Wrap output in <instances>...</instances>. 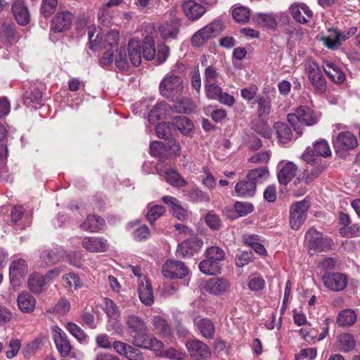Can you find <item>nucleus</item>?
Here are the masks:
<instances>
[{
	"instance_id": "b1692460",
	"label": "nucleus",
	"mask_w": 360,
	"mask_h": 360,
	"mask_svg": "<svg viewBox=\"0 0 360 360\" xmlns=\"http://www.w3.org/2000/svg\"><path fill=\"white\" fill-rule=\"evenodd\" d=\"M105 311L109 322L115 329H120V312L116 304L109 298H105Z\"/></svg>"
},
{
	"instance_id": "603ef678",
	"label": "nucleus",
	"mask_w": 360,
	"mask_h": 360,
	"mask_svg": "<svg viewBox=\"0 0 360 360\" xmlns=\"http://www.w3.org/2000/svg\"><path fill=\"white\" fill-rule=\"evenodd\" d=\"M317 165H318L313 167L310 169L307 168L305 170L303 178L304 179L306 183H310L314 181L324 170L325 165H319V162Z\"/></svg>"
},
{
	"instance_id": "72a5a7b5",
	"label": "nucleus",
	"mask_w": 360,
	"mask_h": 360,
	"mask_svg": "<svg viewBox=\"0 0 360 360\" xmlns=\"http://www.w3.org/2000/svg\"><path fill=\"white\" fill-rule=\"evenodd\" d=\"M103 219L96 215H89L86 219L80 225V227L89 232L99 231L104 226Z\"/></svg>"
},
{
	"instance_id": "0e129e2a",
	"label": "nucleus",
	"mask_w": 360,
	"mask_h": 360,
	"mask_svg": "<svg viewBox=\"0 0 360 360\" xmlns=\"http://www.w3.org/2000/svg\"><path fill=\"white\" fill-rule=\"evenodd\" d=\"M164 346L158 351H154L158 356L180 360L183 359V354L174 348L163 350Z\"/></svg>"
},
{
	"instance_id": "052dcab7",
	"label": "nucleus",
	"mask_w": 360,
	"mask_h": 360,
	"mask_svg": "<svg viewBox=\"0 0 360 360\" xmlns=\"http://www.w3.org/2000/svg\"><path fill=\"white\" fill-rule=\"evenodd\" d=\"M205 257L219 263L220 261L224 259L225 253L219 247L212 246L207 250Z\"/></svg>"
},
{
	"instance_id": "2f4dec72",
	"label": "nucleus",
	"mask_w": 360,
	"mask_h": 360,
	"mask_svg": "<svg viewBox=\"0 0 360 360\" xmlns=\"http://www.w3.org/2000/svg\"><path fill=\"white\" fill-rule=\"evenodd\" d=\"M65 257V252L61 248H57L55 250H44L40 258L46 265L54 264L60 261Z\"/></svg>"
},
{
	"instance_id": "09e8293b",
	"label": "nucleus",
	"mask_w": 360,
	"mask_h": 360,
	"mask_svg": "<svg viewBox=\"0 0 360 360\" xmlns=\"http://www.w3.org/2000/svg\"><path fill=\"white\" fill-rule=\"evenodd\" d=\"M188 196L193 202H209L210 198L207 193L197 187H193L188 191Z\"/></svg>"
},
{
	"instance_id": "6e6552de",
	"label": "nucleus",
	"mask_w": 360,
	"mask_h": 360,
	"mask_svg": "<svg viewBox=\"0 0 360 360\" xmlns=\"http://www.w3.org/2000/svg\"><path fill=\"white\" fill-rule=\"evenodd\" d=\"M310 206L309 202L304 199L295 202L290 207V225L294 230H297L307 218V212Z\"/></svg>"
},
{
	"instance_id": "de8ad7c7",
	"label": "nucleus",
	"mask_w": 360,
	"mask_h": 360,
	"mask_svg": "<svg viewBox=\"0 0 360 360\" xmlns=\"http://www.w3.org/2000/svg\"><path fill=\"white\" fill-rule=\"evenodd\" d=\"M63 280L65 283V287L71 290H76L83 285V283L79 276L74 273L63 275Z\"/></svg>"
},
{
	"instance_id": "58836bf2",
	"label": "nucleus",
	"mask_w": 360,
	"mask_h": 360,
	"mask_svg": "<svg viewBox=\"0 0 360 360\" xmlns=\"http://www.w3.org/2000/svg\"><path fill=\"white\" fill-rule=\"evenodd\" d=\"M338 347L340 352H348L352 351L356 345L352 335L349 333L341 334L338 338Z\"/></svg>"
},
{
	"instance_id": "6e6d98bb",
	"label": "nucleus",
	"mask_w": 360,
	"mask_h": 360,
	"mask_svg": "<svg viewBox=\"0 0 360 360\" xmlns=\"http://www.w3.org/2000/svg\"><path fill=\"white\" fill-rule=\"evenodd\" d=\"M233 19L238 22H246L250 18L249 10L243 6H239L233 10Z\"/></svg>"
},
{
	"instance_id": "a211bd4d",
	"label": "nucleus",
	"mask_w": 360,
	"mask_h": 360,
	"mask_svg": "<svg viewBox=\"0 0 360 360\" xmlns=\"http://www.w3.org/2000/svg\"><path fill=\"white\" fill-rule=\"evenodd\" d=\"M204 288L207 292L211 294L220 295L229 292L231 283L223 277H213L205 282Z\"/></svg>"
},
{
	"instance_id": "a19ab883",
	"label": "nucleus",
	"mask_w": 360,
	"mask_h": 360,
	"mask_svg": "<svg viewBox=\"0 0 360 360\" xmlns=\"http://www.w3.org/2000/svg\"><path fill=\"white\" fill-rule=\"evenodd\" d=\"M269 176V172L266 167H261L259 168L251 169L247 174V179L255 181L257 184L263 183Z\"/></svg>"
},
{
	"instance_id": "412c9836",
	"label": "nucleus",
	"mask_w": 360,
	"mask_h": 360,
	"mask_svg": "<svg viewBox=\"0 0 360 360\" xmlns=\"http://www.w3.org/2000/svg\"><path fill=\"white\" fill-rule=\"evenodd\" d=\"M82 245L91 252H105L108 248L107 240L100 237H85L82 241Z\"/></svg>"
},
{
	"instance_id": "680f3d73",
	"label": "nucleus",
	"mask_w": 360,
	"mask_h": 360,
	"mask_svg": "<svg viewBox=\"0 0 360 360\" xmlns=\"http://www.w3.org/2000/svg\"><path fill=\"white\" fill-rule=\"evenodd\" d=\"M2 33L9 41H16L17 36L15 25L11 22H5L2 25Z\"/></svg>"
},
{
	"instance_id": "cd10ccee",
	"label": "nucleus",
	"mask_w": 360,
	"mask_h": 360,
	"mask_svg": "<svg viewBox=\"0 0 360 360\" xmlns=\"http://www.w3.org/2000/svg\"><path fill=\"white\" fill-rule=\"evenodd\" d=\"M180 23L177 20L167 21L159 27L160 36L165 39H175L179 33Z\"/></svg>"
},
{
	"instance_id": "393cba45",
	"label": "nucleus",
	"mask_w": 360,
	"mask_h": 360,
	"mask_svg": "<svg viewBox=\"0 0 360 360\" xmlns=\"http://www.w3.org/2000/svg\"><path fill=\"white\" fill-rule=\"evenodd\" d=\"M184 13L189 20H195L205 12V8L200 4L193 1H187L182 5Z\"/></svg>"
},
{
	"instance_id": "e433bc0d",
	"label": "nucleus",
	"mask_w": 360,
	"mask_h": 360,
	"mask_svg": "<svg viewBox=\"0 0 360 360\" xmlns=\"http://www.w3.org/2000/svg\"><path fill=\"white\" fill-rule=\"evenodd\" d=\"M47 283L45 276L39 274L30 275L27 281L29 288L35 293L41 292Z\"/></svg>"
},
{
	"instance_id": "aec40b11",
	"label": "nucleus",
	"mask_w": 360,
	"mask_h": 360,
	"mask_svg": "<svg viewBox=\"0 0 360 360\" xmlns=\"http://www.w3.org/2000/svg\"><path fill=\"white\" fill-rule=\"evenodd\" d=\"M202 246V241L198 238H191L184 240L178 245L176 252L182 257H191L199 251Z\"/></svg>"
},
{
	"instance_id": "4d7b16f0",
	"label": "nucleus",
	"mask_w": 360,
	"mask_h": 360,
	"mask_svg": "<svg viewBox=\"0 0 360 360\" xmlns=\"http://www.w3.org/2000/svg\"><path fill=\"white\" fill-rule=\"evenodd\" d=\"M260 119V120L253 124L252 129L263 137L269 139L271 136V129L263 121V118Z\"/></svg>"
},
{
	"instance_id": "13d9d810",
	"label": "nucleus",
	"mask_w": 360,
	"mask_h": 360,
	"mask_svg": "<svg viewBox=\"0 0 360 360\" xmlns=\"http://www.w3.org/2000/svg\"><path fill=\"white\" fill-rule=\"evenodd\" d=\"M194 108V103L190 99H182L176 102L174 105V108L176 112L186 114L193 112Z\"/></svg>"
},
{
	"instance_id": "c756f323",
	"label": "nucleus",
	"mask_w": 360,
	"mask_h": 360,
	"mask_svg": "<svg viewBox=\"0 0 360 360\" xmlns=\"http://www.w3.org/2000/svg\"><path fill=\"white\" fill-rule=\"evenodd\" d=\"M141 42L135 38L128 43L129 58L134 66H139L141 63Z\"/></svg>"
},
{
	"instance_id": "f704fd0d",
	"label": "nucleus",
	"mask_w": 360,
	"mask_h": 360,
	"mask_svg": "<svg viewBox=\"0 0 360 360\" xmlns=\"http://www.w3.org/2000/svg\"><path fill=\"white\" fill-rule=\"evenodd\" d=\"M297 167L292 162L285 164L278 174V181L283 185H287L295 176Z\"/></svg>"
},
{
	"instance_id": "dca6fc26",
	"label": "nucleus",
	"mask_w": 360,
	"mask_h": 360,
	"mask_svg": "<svg viewBox=\"0 0 360 360\" xmlns=\"http://www.w3.org/2000/svg\"><path fill=\"white\" fill-rule=\"evenodd\" d=\"M186 347L193 360H202L211 356L210 347L198 340H191L186 342Z\"/></svg>"
},
{
	"instance_id": "7ed1b4c3",
	"label": "nucleus",
	"mask_w": 360,
	"mask_h": 360,
	"mask_svg": "<svg viewBox=\"0 0 360 360\" xmlns=\"http://www.w3.org/2000/svg\"><path fill=\"white\" fill-rule=\"evenodd\" d=\"M319 120L318 114L315 113L307 106L298 107L295 112L288 115V121L292 126L294 130L299 136L302 134L300 125L312 126L316 124Z\"/></svg>"
},
{
	"instance_id": "864d4df0",
	"label": "nucleus",
	"mask_w": 360,
	"mask_h": 360,
	"mask_svg": "<svg viewBox=\"0 0 360 360\" xmlns=\"http://www.w3.org/2000/svg\"><path fill=\"white\" fill-rule=\"evenodd\" d=\"M58 0H42L40 12L45 18L51 16L56 11Z\"/></svg>"
},
{
	"instance_id": "1a4fd4ad",
	"label": "nucleus",
	"mask_w": 360,
	"mask_h": 360,
	"mask_svg": "<svg viewBox=\"0 0 360 360\" xmlns=\"http://www.w3.org/2000/svg\"><path fill=\"white\" fill-rule=\"evenodd\" d=\"M309 248L314 251L323 252L332 248L333 241L328 237L323 236L314 227L309 229L305 234Z\"/></svg>"
},
{
	"instance_id": "c9c22d12",
	"label": "nucleus",
	"mask_w": 360,
	"mask_h": 360,
	"mask_svg": "<svg viewBox=\"0 0 360 360\" xmlns=\"http://www.w3.org/2000/svg\"><path fill=\"white\" fill-rule=\"evenodd\" d=\"M274 129L278 141L281 144H285L291 141L292 133L288 124L285 122H276L274 124Z\"/></svg>"
},
{
	"instance_id": "f03ea898",
	"label": "nucleus",
	"mask_w": 360,
	"mask_h": 360,
	"mask_svg": "<svg viewBox=\"0 0 360 360\" xmlns=\"http://www.w3.org/2000/svg\"><path fill=\"white\" fill-rule=\"evenodd\" d=\"M88 37L89 39L90 48L94 51H97L101 48L109 49H115L118 51V41L120 33L115 30L109 31L105 35L104 40L101 36V29L95 26H91L88 28Z\"/></svg>"
},
{
	"instance_id": "6ab92c4d",
	"label": "nucleus",
	"mask_w": 360,
	"mask_h": 360,
	"mask_svg": "<svg viewBox=\"0 0 360 360\" xmlns=\"http://www.w3.org/2000/svg\"><path fill=\"white\" fill-rule=\"evenodd\" d=\"M73 15L69 11L58 12L51 22V30L54 32H63L68 30L72 22Z\"/></svg>"
},
{
	"instance_id": "49530a36",
	"label": "nucleus",
	"mask_w": 360,
	"mask_h": 360,
	"mask_svg": "<svg viewBox=\"0 0 360 360\" xmlns=\"http://www.w3.org/2000/svg\"><path fill=\"white\" fill-rule=\"evenodd\" d=\"M356 319L354 311L352 309H345L340 311L337 319V323L340 326H350Z\"/></svg>"
},
{
	"instance_id": "39448f33",
	"label": "nucleus",
	"mask_w": 360,
	"mask_h": 360,
	"mask_svg": "<svg viewBox=\"0 0 360 360\" xmlns=\"http://www.w3.org/2000/svg\"><path fill=\"white\" fill-rule=\"evenodd\" d=\"M331 155L330 148L327 141L321 139L315 142L312 147H307L302 154L303 160L308 164L316 165L321 160L319 157L327 158Z\"/></svg>"
},
{
	"instance_id": "20e7f679",
	"label": "nucleus",
	"mask_w": 360,
	"mask_h": 360,
	"mask_svg": "<svg viewBox=\"0 0 360 360\" xmlns=\"http://www.w3.org/2000/svg\"><path fill=\"white\" fill-rule=\"evenodd\" d=\"M184 88L183 78L173 73L167 74L159 86L160 94L172 101L177 99L181 96Z\"/></svg>"
},
{
	"instance_id": "423d86ee",
	"label": "nucleus",
	"mask_w": 360,
	"mask_h": 360,
	"mask_svg": "<svg viewBox=\"0 0 360 360\" xmlns=\"http://www.w3.org/2000/svg\"><path fill=\"white\" fill-rule=\"evenodd\" d=\"M221 20H216L195 32L191 38V43L194 46H201L210 38L219 34L223 30Z\"/></svg>"
},
{
	"instance_id": "c03bdc74",
	"label": "nucleus",
	"mask_w": 360,
	"mask_h": 360,
	"mask_svg": "<svg viewBox=\"0 0 360 360\" xmlns=\"http://www.w3.org/2000/svg\"><path fill=\"white\" fill-rule=\"evenodd\" d=\"M197 327L201 335L207 338L212 339L215 330L212 322L208 319H202L197 323Z\"/></svg>"
},
{
	"instance_id": "5701e85b",
	"label": "nucleus",
	"mask_w": 360,
	"mask_h": 360,
	"mask_svg": "<svg viewBox=\"0 0 360 360\" xmlns=\"http://www.w3.org/2000/svg\"><path fill=\"white\" fill-rule=\"evenodd\" d=\"M290 10L292 18L300 23H306L312 17V11L304 4H293Z\"/></svg>"
},
{
	"instance_id": "69168bd1",
	"label": "nucleus",
	"mask_w": 360,
	"mask_h": 360,
	"mask_svg": "<svg viewBox=\"0 0 360 360\" xmlns=\"http://www.w3.org/2000/svg\"><path fill=\"white\" fill-rule=\"evenodd\" d=\"M115 56V63L117 68L120 70H126L128 68L127 56L124 49H118Z\"/></svg>"
},
{
	"instance_id": "c85d7f7f",
	"label": "nucleus",
	"mask_w": 360,
	"mask_h": 360,
	"mask_svg": "<svg viewBox=\"0 0 360 360\" xmlns=\"http://www.w3.org/2000/svg\"><path fill=\"white\" fill-rule=\"evenodd\" d=\"M17 304L19 309L23 313H30L33 311L36 305V300L28 292L20 293L17 298Z\"/></svg>"
},
{
	"instance_id": "9d476101",
	"label": "nucleus",
	"mask_w": 360,
	"mask_h": 360,
	"mask_svg": "<svg viewBox=\"0 0 360 360\" xmlns=\"http://www.w3.org/2000/svg\"><path fill=\"white\" fill-rule=\"evenodd\" d=\"M356 31V28L352 27L346 32H340L336 28H329L327 34L321 37L326 47L330 49H336L342 41L353 35Z\"/></svg>"
},
{
	"instance_id": "4468645a",
	"label": "nucleus",
	"mask_w": 360,
	"mask_h": 360,
	"mask_svg": "<svg viewBox=\"0 0 360 360\" xmlns=\"http://www.w3.org/2000/svg\"><path fill=\"white\" fill-rule=\"evenodd\" d=\"M333 143L338 153L353 150L358 146L356 136L349 131L339 133L334 140Z\"/></svg>"
},
{
	"instance_id": "37998d69",
	"label": "nucleus",
	"mask_w": 360,
	"mask_h": 360,
	"mask_svg": "<svg viewBox=\"0 0 360 360\" xmlns=\"http://www.w3.org/2000/svg\"><path fill=\"white\" fill-rule=\"evenodd\" d=\"M258 104V116L259 118L266 117L271 112V104L269 96H259L257 100Z\"/></svg>"
},
{
	"instance_id": "774afa93",
	"label": "nucleus",
	"mask_w": 360,
	"mask_h": 360,
	"mask_svg": "<svg viewBox=\"0 0 360 360\" xmlns=\"http://www.w3.org/2000/svg\"><path fill=\"white\" fill-rule=\"evenodd\" d=\"M65 328L79 342H83L85 340L86 335L84 332L75 323L71 322L68 323Z\"/></svg>"
},
{
	"instance_id": "79ce46f5",
	"label": "nucleus",
	"mask_w": 360,
	"mask_h": 360,
	"mask_svg": "<svg viewBox=\"0 0 360 360\" xmlns=\"http://www.w3.org/2000/svg\"><path fill=\"white\" fill-rule=\"evenodd\" d=\"M199 269L205 274L214 275L220 272V266L218 262L205 257V259L200 262Z\"/></svg>"
},
{
	"instance_id": "bf43d9fd",
	"label": "nucleus",
	"mask_w": 360,
	"mask_h": 360,
	"mask_svg": "<svg viewBox=\"0 0 360 360\" xmlns=\"http://www.w3.org/2000/svg\"><path fill=\"white\" fill-rule=\"evenodd\" d=\"M167 108V104L164 102L156 104L149 112V119L157 118L160 120L163 118L166 115Z\"/></svg>"
},
{
	"instance_id": "ea45409f",
	"label": "nucleus",
	"mask_w": 360,
	"mask_h": 360,
	"mask_svg": "<svg viewBox=\"0 0 360 360\" xmlns=\"http://www.w3.org/2000/svg\"><path fill=\"white\" fill-rule=\"evenodd\" d=\"M143 57L147 60H152L155 57V48L154 39L150 36H146L141 43Z\"/></svg>"
},
{
	"instance_id": "473e14b6",
	"label": "nucleus",
	"mask_w": 360,
	"mask_h": 360,
	"mask_svg": "<svg viewBox=\"0 0 360 360\" xmlns=\"http://www.w3.org/2000/svg\"><path fill=\"white\" fill-rule=\"evenodd\" d=\"M256 191V186L255 181L248 179L247 178L238 181L235 186V191L238 196L250 198L252 197Z\"/></svg>"
},
{
	"instance_id": "f257e3e1",
	"label": "nucleus",
	"mask_w": 360,
	"mask_h": 360,
	"mask_svg": "<svg viewBox=\"0 0 360 360\" xmlns=\"http://www.w3.org/2000/svg\"><path fill=\"white\" fill-rule=\"evenodd\" d=\"M125 323L136 347L152 351H158L163 347L161 341L148 333L146 323L141 317L129 314L125 317Z\"/></svg>"
},
{
	"instance_id": "f3484780",
	"label": "nucleus",
	"mask_w": 360,
	"mask_h": 360,
	"mask_svg": "<svg viewBox=\"0 0 360 360\" xmlns=\"http://www.w3.org/2000/svg\"><path fill=\"white\" fill-rule=\"evenodd\" d=\"M323 285L332 291H340L347 284V278L342 273H326L322 277Z\"/></svg>"
},
{
	"instance_id": "ddd939ff",
	"label": "nucleus",
	"mask_w": 360,
	"mask_h": 360,
	"mask_svg": "<svg viewBox=\"0 0 360 360\" xmlns=\"http://www.w3.org/2000/svg\"><path fill=\"white\" fill-rule=\"evenodd\" d=\"M158 175L162 177L169 184L175 187H182L186 181L173 169L166 167L160 160L155 166Z\"/></svg>"
},
{
	"instance_id": "5fc2aeb1",
	"label": "nucleus",
	"mask_w": 360,
	"mask_h": 360,
	"mask_svg": "<svg viewBox=\"0 0 360 360\" xmlns=\"http://www.w3.org/2000/svg\"><path fill=\"white\" fill-rule=\"evenodd\" d=\"M70 309V302L65 299L60 300L58 303L48 310L49 312L56 313L59 316L65 315Z\"/></svg>"
},
{
	"instance_id": "0eeeda50",
	"label": "nucleus",
	"mask_w": 360,
	"mask_h": 360,
	"mask_svg": "<svg viewBox=\"0 0 360 360\" xmlns=\"http://www.w3.org/2000/svg\"><path fill=\"white\" fill-rule=\"evenodd\" d=\"M304 68L308 79L316 92H324L326 89V80L318 63L309 59L306 60Z\"/></svg>"
},
{
	"instance_id": "8fccbe9b",
	"label": "nucleus",
	"mask_w": 360,
	"mask_h": 360,
	"mask_svg": "<svg viewBox=\"0 0 360 360\" xmlns=\"http://www.w3.org/2000/svg\"><path fill=\"white\" fill-rule=\"evenodd\" d=\"M174 130L172 122H161L157 124L155 131L157 136L160 139H169L172 136V131Z\"/></svg>"
},
{
	"instance_id": "f8f14e48",
	"label": "nucleus",
	"mask_w": 360,
	"mask_h": 360,
	"mask_svg": "<svg viewBox=\"0 0 360 360\" xmlns=\"http://www.w3.org/2000/svg\"><path fill=\"white\" fill-rule=\"evenodd\" d=\"M189 273L187 266L181 261L169 260L162 266L163 275L169 278H183Z\"/></svg>"
},
{
	"instance_id": "7c9ffc66",
	"label": "nucleus",
	"mask_w": 360,
	"mask_h": 360,
	"mask_svg": "<svg viewBox=\"0 0 360 360\" xmlns=\"http://www.w3.org/2000/svg\"><path fill=\"white\" fill-rule=\"evenodd\" d=\"M172 127L179 131L183 135L188 136L193 131L194 125L186 116H176L172 122Z\"/></svg>"
},
{
	"instance_id": "4c0bfd02",
	"label": "nucleus",
	"mask_w": 360,
	"mask_h": 360,
	"mask_svg": "<svg viewBox=\"0 0 360 360\" xmlns=\"http://www.w3.org/2000/svg\"><path fill=\"white\" fill-rule=\"evenodd\" d=\"M152 325L154 330L163 337L169 336L172 333V328L167 321L160 316H154L152 319Z\"/></svg>"
},
{
	"instance_id": "9b49d317",
	"label": "nucleus",
	"mask_w": 360,
	"mask_h": 360,
	"mask_svg": "<svg viewBox=\"0 0 360 360\" xmlns=\"http://www.w3.org/2000/svg\"><path fill=\"white\" fill-rule=\"evenodd\" d=\"M28 267L26 261L22 258L13 260L9 268V276L11 285L15 289L20 285V279L27 273Z\"/></svg>"
},
{
	"instance_id": "e2e57ef3",
	"label": "nucleus",
	"mask_w": 360,
	"mask_h": 360,
	"mask_svg": "<svg viewBox=\"0 0 360 360\" xmlns=\"http://www.w3.org/2000/svg\"><path fill=\"white\" fill-rule=\"evenodd\" d=\"M220 77L219 73L217 69L212 66H207L204 72V81L205 84L217 83Z\"/></svg>"
},
{
	"instance_id": "a878e982",
	"label": "nucleus",
	"mask_w": 360,
	"mask_h": 360,
	"mask_svg": "<svg viewBox=\"0 0 360 360\" xmlns=\"http://www.w3.org/2000/svg\"><path fill=\"white\" fill-rule=\"evenodd\" d=\"M323 70L328 77L335 83L340 84L345 79V75L340 67L333 62H325Z\"/></svg>"
},
{
	"instance_id": "338daca9",
	"label": "nucleus",
	"mask_w": 360,
	"mask_h": 360,
	"mask_svg": "<svg viewBox=\"0 0 360 360\" xmlns=\"http://www.w3.org/2000/svg\"><path fill=\"white\" fill-rule=\"evenodd\" d=\"M205 91L207 97L212 100H216L221 93V88L217 83L205 84Z\"/></svg>"
},
{
	"instance_id": "3c124183",
	"label": "nucleus",
	"mask_w": 360,
	"mask_h": 360,
	"mask_svg": "<svg viewBox=\"0 0 360 360\" xmlns=\"http://www.w3.org/2000/svg\"><path fill=\"white\" fill-rule=\"evenodd\" d=\"M165 212V208L162 205H153L148 211L146 218L148 221L153 224L158 219H159Z\"/></svg>"
},
{
	"instance_id": "4be33fe9",
	"label": "nucleus",
	"mask_w": 360,
	"mask_h": 360,
	"mask_svg": "<svg viewBox=\"0 0 360 360\" xmlns=\"http://www.w3.org/2000/svg\"><path fill=\"white\" fill-rule=\"evenodd\" d=\"M12 13L20 25L25 26L29 23L30 15L23 1L17 0L14 2L12 6Z\"/></svg>"
},
{
	"instance_id": "a18cd8bd",
	"label": "nucleus",
	"mask_w": 360,
	"mask_h": 360,
	"mask_svg": "<svg viewBox=\"0 0 360 360\" xmlns=\"http://www.w3.org/2000/svg\"><path fill=\"white\" fill-rule=\"evenodd\" d=\"M42 93L39 89H34L24 98V103L29 107L38 108L41 105Z\"/></svg>"
},
{
	"instance_id": "2eb2a0df",
	"label": "nucleus",
	"mask_w": 360,
	"mask_h": 360,
	"mask_svg": "<svg viewBox=\"0 0 360 360\" xmlns=\"http://www.w3.org/2000/svg\"><path fill=\"white\" fill-rule=\"evenodd\" d=\"M52 332L56 349L60 356L64 358L68 356L72 350V345L66 333L57 326L52 328Z\"/></svg>"
},
{
	"instance_id": "bb28decb",
	"label": "nucleus",
	"mask_w": 360,
	"mask_h": 360,
	"mask_svg": "<svg viewBox=\"0 0 360 360\" xmlns=\"http://www.w3.org/2000/svg\"><path fill=\"white\" fill-rule=\"evenodd\" d=\"M139 295L141 302L147 306L151 305L154 302L151 284L146 277L139 284Z\"/></svg>"
}]
</instances>
